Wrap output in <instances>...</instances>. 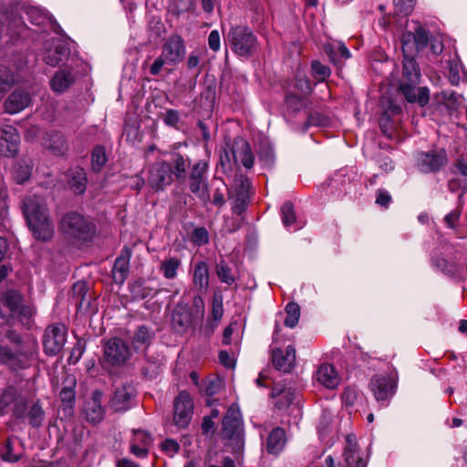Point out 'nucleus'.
<instances>
[{"mask_svg":"<svg viewBox=\"0 0 467 467\" xmlns=\"http://www.w3.org/2000/svg\"><path fill=\"white\" fill-rule=\"evenodd\" d=\"M285 107L288 111L297 112L303 109L304 101L295 94H288L285 98Z\"/></svg>","mask_w":467,"mask_h":467,"instance_id":"obj_50","label":"nucleus"},{"mask_svg":"<svg viewBox=\"0 0 467 467\" xmlns=\"http://www.w3.org/2000/svg\"><path fill=\"white\" fill-rule=\"evenodd\" d=\"M86 349V342L81 338H78L74 347L71 348L70 355L68 357L69 364H76L81 358Z\"/></svg>","mask_w":467,"mask_h":467,"instance_id":"obj_48","label":"nucleus"},{"mask_svg":"<svg viewBox=\"0 0 467 467\" xmlns=\"http://www.w3.org/2000/svg\"><path fill=\"white\" fill-rule=\"evenodd\" d=\"M37 352V344L11 348L0 344V364L16 371L30 366Z\"/></svg>","mask_w":467,"mask_h":467,"instance_id":"obj_4","label":"nucleus"},{"mask_svg":"<svg viewBox=\"0 0 467 467\" xmlns=\"http://www.w3.org/2000/svg\"><path fill=\"white\" fill-rule=\"evenodd\" d=\"M76 379L73 376H67L64 382L63 388L59 393V399L64 406L72 409L76 399Z\"/></svg>","mask_w":467,"mask_h":467,"instance_id":"obj_36","label":"nucleus"},{"mask_svg":"<svg viewBox=\"0 0 467 467\" xmlns=\"http://www.w3.org/2000/svg\"><path fill=\"white\" fill-rule=\"evenodd\" d=\"M271 397L275 399L274 404L278 410H285L295 400L296 390L291 387L276 384L272 389Z\"/></svg>","mask_w":467,"mask_h":467,"instance_id":"obj_27","label":"nucleus"},{"mask_svg":"<svg viewBox=\"0 0 467 467\" xmlns=\"http://www.w3.org/2000/svg\"><path fill=\"white\" fill-rule=\"evenodd\" d=\"M31 103V96L23 89H16L5 101V111L9 114H16L24 110Z\"/></svg>","mask_w":467,"mask_h":467,"instance_id":"obj_24","label":"nucleus"},{"mask_svg":"<svg viewBox=\"0 0 467 467\" xmlns=\"http://www.w3.org/2000/svg\"><path fill=\"white\" fill-rule=\"evenodd\" d=\"M13 415L18 420H24L26 410V400L14 386H7L0 394V413L5 414V410L11 405Z\"/></svg>","mask_w":467,"mask_h":467,"instance_id":"obj_9","label":"nucleus"},{"mask_svg":"<svg viewBox=\"0 0 467 467\" xmlns=\"http://www.w3.org/2000/svg\"><path fill=\"white\" fill-rule=\"evenodd\" d=\"M168 162L171 165L172 175L176 180L184 181L186 178V171L191 164L190 159L179 152H173L171 155V161Z\"/></svg>","mask_w":467,"mask_h":467,"instance_id":"obj_33","label":"nucleus"},{"mask_svg":"<svg viewBox=\"0 0 467 467\" xmlns=\"http://www.w3.org/2000/svg\"><path fill=\"white\" fill-rule=\"evenodd\" d=\"M460 68H461V66L457 62L451 61L450 63L449 78H450L451 83L454 86L458 85L461 80Z\"/></svg>","mask_w":467,"mask_h":467,"instance_id":"obj_61","label":"nucleus"},{"mask_svg":"<svg viewBox=\"0 0 467 467\" xmlns=\"http://www.w3.org/2000/svg\"><path fill=\"white\" fill-rule=\"evenodd\" d=\"M414 53L403 54L402 74L403 82L419 83L420 78V68L413 57Z\"/></svg>","mask_w":467,"mask_h":467,"instance_id":"obj_31","label":"nucleus"},{"mask_svg":"<svg viewBox=\"0 0 467 467\" xmlns=\"http://www.w3.org/2000/svg\"><path fill=\"white\" fill-rule=\"evenodd\" d=\"M286 317L285 326L290 328L295 327L300 317V306L295 302H290L285 306Z\"/></svg>","mask_w":467,"mask_h":467,"instance_id":"obj_45","label":"nucleus"},{"mask_svg":"<svg viewBox=\"0 0 467 467\" xmlns=\"http://www.w3.org/2000/svg\"><path fill=\"white\" fill-rule=\"evenodd\" d=\"M32 161L21 160L16 161L12 167V180L17 184H25L29 181L32 175Z\"/></svg>","mask_w":467,"mask_h":467,"instance_id":"obj_32","label":"nucleus"},{"mask_svg":"<svg viewBox=\"0 0 467 467\" xmlns=\"http://www.w3.org/2000/svg\"><path fill=\"white\" fill-rule=\"evenodd\" d=\"M131 441L139 443L140 445L146 446L149 448V446L152 442L151 435L145 431L142 430H135L133 431V438Z\"/></svg>","mask_w":467,"mask_h":467,"instance_id":"obj_53","label":"nucleus"},{"mask_svg":"<svg viewBox=\"0 0 467 467\" xmlns=\"http://www.w3.org/2000/svg\"><path fill=\"white\" fill-rule=\"evenodd\" d=\"M379 128L387 137L390 138L392 136L394 131L393 121L388 112H384L379 118Z\"/></svg>","mask_w":467,"mask_h":467,"instance_id":"obj_52","label":"nucleus"},{"mask_svg":"<svg viewBox=\"0 0 467 467\" xmlns=\"http://www.w3.org/2000/svg\"><path fill=\"white\" fill-rule=\"evenodd\" d=\"M181 265L182 261L178 257L170 256L161 262L159 269L166 279L172 280L177 277Z\"/></svg>","mask_w":467,"mask_h":467,"instance_id":"obj_37","label":"nucleus"},{"mask_svg":"<svg viewBox=\"0 0 467 467\" xmlns=\"http://www.w3.org/2000/svg\"><path fill=\"white\" fill-rule=\"evenodd\" d=\"M74 82V76L70 71L58 70L50 80V88L56 93L65 92Z\"/></svg>","mask_w":467,"mask_h":467,"instance_id":"obj_35","label":"nucleus"},{"mask_svg":"<svg viewBox=\"0 0 467 467\" xmlns=\"http://www.w3.org/2000/svg\"><path fill=\"white\" fill-rule=\"evenodd\" d=\"M248 205V196L246 194L241 193L236 196L233 205V213L238 215L242 214L247 208Z\"/></svg>","mask_w":467,"mask_h":467,"instance_id":"obj_55","label":"nucleus"},{"mask_svg":"<svg viewBox=\"0 0 467 467\" xmlns=\"http://www.w3.org/2000/svg\"><path fill=\"white\" fill-rule=\"evenodd\" d=\"M281 218L283 224L286 228H291L293 231H297L301 228L296 223V213L294 205L291 202H285L281 207Z\"/></svg>","mask_w":467,"mask_h":467,"instance_id":"obj_38","label":"nucleus"},{"mask_svg":"<svg viewBox=\"0 0 467 467\" xmlns=\"http://www.w3.org/2000/svg\"><path fill=\"white\" fill-rule=\"evenodd\" d=\"M227 39L232 50L239 57H250L259 48L256 36L247 26L232 27L227 34Z\"/></svg>","mask_w":467,"mask_h":467,"instance_id":"obj_5","label":"nucleus"},{"mask_svg":"<svg viewBox=\"0 0 467 467\" xmlns=\"http://www.w3.org/2000/svg\"><path fill=\"white\" fill-rule=\"evenodd\" d=\"M153 337V333L146 326H140L137 328L132 337V345L135 348L150 345Z\"/></svg>","mask_w":467,"mask_h":467,"instance_id":"obj_42","label":"nucleus"},{"mask_svg":"<svg viewBox=\"0 0 467 467\" xmlns=\"http://www.w3.org/2000/svg\"><path fill=\"white\" fill-rule=\"evenodd\" d=\"M216 275L222 283L228 285H232L235 283V276L233 274V269L224 260H221L216 265Z\"/></svg>","mask_w":467,"mask_h":467,"instance_id":"obj_44","label":"nucleus"},{"mask_svg":"<svg viewBox=\"0 0 467 467\" xmlns=\"http://www.w3.org/2000/svg\"><path fill=\"white\" fill-rule=\"evenodd\" d=\"M16 82V77L13 71L5 67L0 66V99L11 88Z\"/></svg>","mask_w":467,"mask_h":467,"instance_id":"obj_41","label":"nucleus"},{"mask_svg":"<svg viewBox=\"0 0 467 467\" xmlns=\"http://www.w3.org/2000/svg\"><path fill=\"white\" fill-rule=\"evenodd\" d=\"M193 412V402L186 391H181L174 400V423L179 428L189 425Z\"/></svg>","mask_w":467,"mask_h":467,"instance_id":"obj_13","label":"nucleus"},{"mask_svg":"<svg viewBox=\"0 0 467 467\" xmlns=\"http://www.w3.org/2000/svg\"><path fill=\"white\" fill-rule=\"evenodd\" d=\"M296 88L304 94H308L312 91V84L305 74L297 72L296 75Z\"/></svg>","mask_w":467,"mask_h":467,"instance_id":"obj_51","label":"nucleus"},{"mask_svg":"<svg viewBox=\"0 0 467 467\" xmlns=\"http://www.w3.org/2000/svg\"><path fill=\"white\" fill-rule=\"evenodd\" d=\"M285 443V431L280 427H276L271 431L266 439L265 450L270 454H278L283 450Z\"/></svg>","mask_w":467,"mask_h":467,"instance_id":"obj_34","label":"nucleus"},{"mask_svg":"<svg viewBox=\"0 0 467 467\" xmlns=\"http://www.w3.org/2000/svg\"><path fill=\"white\" fill-rule=\"evenodd\" d=\"M180 113L176 109H168L163 117V121L167 126L176 128L180 122Z\"/></svg>","mask_w":467,"mask_h":467,"instance_id":"obj_59","label":"nucleus"},{"mask_svg":"<svg viewBox=\"0 0 467 467\" xmlns=\"http://www.w3.org/2000/svg\"><path fill=\"white\" fill-rule=\"evenodd\" d=\"M28 18L34 25H42L46 21V16L36 8H31L26 12Z\"/></svg>","mask_w":467,"mask_h":467,"instance_id":"obj_63","label":"nucleus"},{"mask_svg":"<svg viewBox=\"0 0 467 467\" xmlns=\"http://www.w3.org/2000/svg\"><path fill=\"white\" fill-rule=\"evenodd\" d=\"M161 448L169 457L174 456L180 451L179 443L173 439H166Z\"/></svg>","mask_w":467,"mask_h":467,"instance_id":"obj_58","label":"nucleus"},{"mask_svg":"<svg viewBox=\"0 0 467 467\" xmlns=\"http://www.w3.org/2000/svg\"><path fill=\"white\" fill-rule=\"evenodd\" d=\"M134 388L131 385H123L116 388L110 400V405L115 411H125L131 407L134 398Z\"/></svg>","mask_w":467,"mask_h":467,"instance_id":"obj_21","label":"nucleus"},{"mask_svg":"<svg viewBox=\"0 0 467 467\" xmlns=\"http://www.w3.org/2000/svg\"><path fill=\"white\" fill-rule=\"evenodd\" d=\"M20 136L17 130L6 125L0 129V153L7 158L15 157L19 150Z\"/></svg>","mask_w":467,"mask_h":467,"instance_id":"obj_16","label":"nucleus"},{"mask_svg":"<svg viewBox=\"0 0 467 467\" xmlns=\"http://www.w3.org/2000/svg\"><path fill=\"white\" fill-rule=\"evenodd\" d=\"M235 150V145L234 144L232 148H223V151L220 155V162L223 168L224 169H232L234 164L233 160V150Z\"/></svg>","mask_w":467,"mask_h":467,"instance_id":"obj_57","label":"nucleus"},{"mask_svg":"<svg viewBox=\"0 0 467 467\" xmlns=\"http://www.w3.org/2000/svg\"><path fill=\"white\" fill-rule=\"evenodd\" d=\"M59 228L67 238L75 240H88L94 232L93 224L74 212L67 213L62 217Z\"/></svg>","mask_w":467,"mask_h":467,"instance_id":"obj_7","label":"nucleus"},{"mask_svg":"<svg viewBox=\"0 0 467 467\" xmlns=\"http://www.w3.org/2000/svg\"><path fill=\"white\" fill-rule=\"evenodd\" d=\"M62 51L63 48L59 46L56 47L55 49H49L44 54L43 60L46 64L56 67L62 61Z\"/></svg>","mask_w":467,"mask_h":467,"instance_id":"obj_46","label":"nucleus"},{"mask_svg":"<svg viewBox=\"0 0 467 467\" xmlns=\"http://www.w3.org/2000/svg\"><path fill=\"white\" fill-rule=\"evenodd\" d=\"M108 161L105 148L96 146L91 152V168L95 172H99Z\"/></svg>","mask_w":467,"mask_h":467,"instance_id":"obj_43","label":"nucleus"},{"mask_svg":"<svg viewBox=\"0 0 467 467\" xmlns=\"http://www.w3.org/2000/svg\"><path fill=\"white\" fill-rule=\"evenodd\" d=\"M346 442L343 453L346 467H366V462L360 456L355 435H347Z\"/></svg>","mask_w":467,"mask_h":467,"instance_id":"obj_22","label":"nucleus"},{"mask_svg":"<svg viewBox=\"0 0 467 467\" xmlns=\"http://www.w3.org/2000/svg\"><path fill=\"white\" fill-rule=\"evenodd\" d=\"M202 294L197 295L193 296L192 299V308L194 313L193 314H188L184 313V317H182L183 314H180L178 311H176L173 315V321L177 322L180 327H190L193 320V315L197 317H202L204 314V301L202 297Z\"/></svg>","mask_w":467,"mask_h":467,"instance_id":"obj_28","label":"nucleus"},{"mask_svg":"<svg viewBox=\"0 0 467 467\" xmlns=\"http://www.w3.org/2000/svg\"><path fill=\"white\" fill-rule=\"evenodd\" d=\"M235 150H233L234 164H237L238 161L246 169H251L254 163V156L252 152L250 144L244 139L234 140Z\"/></svg>","mask_w":467,"mask_h":467,"instance_id":"obj_25","label":"nucleus"},{"mask_svg":"<svg viewBox=\"0 0 467 467\" xmlns=\"http://www.w3.org/2000/svg\"><path fill=\"white\" fill-rule=\"evenodd\" d=\"M429 33L418 26L414 32L407 31L401 35L400 42L403 54L417 53L425 48L429 43Z\"/></svg>","mask_w":467,"mask_h":467,"instance_id":"obj_12","label":"nucleus"},{"mask_svg":"<svg viewBox=\"0 0 467 467\" xmlns=\"http://www.w3.org/2000/svg\"><path fill=\"white\" fill-rule=\"evenodd\" d=\"M0 303L14 316L29 317L32 315L31 308L23 304V296L17 291L9 290L3 293Z\"/></svg>","mask_w":467,"mask_h":467,"instance_id":"obj_17","label":"nucleus"},{"mask_svg":"<svg viewBox=\"0 0 467 467\" xmlns=\"http://www.w3.org/2000/svg\"><path fill=\"white\" fill-rule=\"evenodd\" d=\"M399 375L394 368L389 373L376 374L369 380L368 388L377 402L386 407L398 389Z\"/></svg>","mask_w":467,"mask_h":467,"instance_id":"obj_6","label":"nucleus"},{"mask_svg":"<svg viewBox=\"0 0 467 467\" xmlns=\"http://www.w3.org/2000/svg\"><path fill=\"white\" fill-rule=\"evenodd\" d=\"M444 150L420 152L417 156V167L423 173L439 171L447 163Z\"/></svg>","mask_w":467,"mask_h":467,"instance_id":"obj_11","label":"nucleus"},{"mask_svg":"<svg viewBox=\"0 0 467 467\" xmlns=\"http://www.w3.org/2000/svg\"><path fill=\"white\" fill-rule=\"evenodd\" d=\"M208 168V161L200 160L192 165L189 174L190 191L195 194L204 204H207L210 201L206 176Z\"/></svg>","mask_w":467,"mask_h":467,"instance_id":"obj_8","label":"nucleus"},{"mask_svg":"<svg viewBox=\"0 0 467 467\" xmlns=\"http://www.w3.org/2000/svg\"><path fill=\"white\" fill-rule=\"evenodd\" d=\"M174 176L168 161H157L150 167L148 182L155 190H163L171 184Z\"/></svg>","mask_w":467,"mask_h":467,"instance_id":"obj_14","label":"nucleus"},{"mask_svg":"<svg viewBox=\"0 0 467 467\" xmlns=\"http://www.w3.org/2000/svg\"><path fill=\"white\" fill-rule=\"evenodd\" d=\"M102 397L103 394L100 390H94L91 398L84 405L87 420L93 424L100 422L104 418V408L101 404Z\"/></svg>","mask_w":467,"mask_h":467,"instance_id":"obj_19","label":"nucleus"},{"mask_svg":"<svg viewBox=\"0 0 467 467\" xmlns=\"http://www.w3.org/2000/svg\"><path fill=\"white\" fill-rule=\"evenodd\" d=\"M317 380L324 387L333 389L340 382L336 368L330 364H322L317 371Z\"/></svg>","mask_w":467,"mask_h":467,"instance_id":"obj_29","label":"nucleus"},{"mask_svg":"<svg viewBox=\"0 0 467 467\" xmlns=\"http://www.w3.org/2000/svg\"><path fill=\"white\" fill-rule=\"evenodd\" d=\"M223 315V298L221 296H214L212 306V317L215 322L221 320Z\"/></svg>","mask_w":467,"mask_h":467,"instance_id":"obj_56","label":"nucleus"},{"mask_svg":"<svg viewBox=\"0 0 467 467\" xmlns=\"http://www.w3.org/2000/svg\"><path fill=\"white\" fill-rule=\"evenodd\" d=\"M106 360L112 365L124 364L130 357L127 343L119 337L109 339L104 348Z\"/></svg>","mask_w":467,"mask_h":467,"instance_id":"obj_15","label":"nucleus"},{"mask_svg":"<svg viewBox=\"0 0 467 467\" xmlns=\"http://www.w3.org/2000/svg\"><path fill=\"white\" fill-rule=\"evenodd\" d=\"M25 418L27 419L29 424L34 428L42 425L45 419V411L39 402H35L29 407L28 410H26Z\"/></svg>","mask_w":467,"mask_h":467,"instance_id":"obj_40","label":"nucleus"},{"mask_svg":"<svg viewBox=\"0 0 467 467\" xmlns=\"http://www.w3.org/2000/svg\"><path fill=\"white\" fill-rule=\"evenodd\" d=\"M311 69L314 78H316L318 81H324L330 76L331 73V70L327 66L317 60L312 62Z\"/></svg>","mask_w":467,"mask_h":467,"instance_id":"obj_47","label":"nucleus"},{"mask_svg":"<svg viewBox=\"0 0 467 467\" xmlns=\"http://www.w3.org/2000/svg\"><path fill=\"white\" fill-rule=\"evenodd\" d=\"M186 46L183 38L178 34L171 35L162 44L161 55L150 67L151 76H158L165 65L175 67L184 58Z\"/></svg>","mask_w":467,"mask_h":467,"instance_id":"obj_2","label":"nucleus"},{"mask_svg":"<svg viewBox=\"0 0 467 467\" xmlns=\"http://www.w3.org/2000/svg\"><path fill=\"white\" fill-rule=\"evenodd\" d=\"M392 201V198L388 191L379 189L376 192V203L383 208H388Z\"/></svg>","mask_w":467,"mask_h":467,"instance_id":"obj_60","label":"nucleus"},{"mask_svg":"<svg viewBox=\"0 0 467 467\" xmlns=\"http://www.w3.org/2000/svg\"><path fill=\"white\" fill-rule=\"evenodd\" d=\"M22 212L35 239L48 242L54 237L55 230L49 211L41 197L26 196L22 202Z\"/></svg>","mask_w":467,"mask_h":467,"instance_id":"obj_1","label":"nucleus"},{"mask_svg":"<svg viewBox=\"0 0 467 467\" xmlns=\"http://www.w3.org/2000/svg\"><path fill=\"white\" fill-rule=\"evenodd\" d=\"M225 189H226V185L223 182H222V188L217 187L214 190V192L213 193V199H212L213 204H214L217 207H222L225 203L224 193H223V191Z\"/></svg>","mask_w":467,"mask_h":467,"instance_id":"obj_62","label":"nucleus"},{"mask_svg":"<svg viewBox=\"0 0 467 467\" xmlns=\"http://www.w3.org/2000/svg\"><path fill=\"white\" fill-rule=\"evenodd\" d=\"M193 289L200 294H206L209 287V267L205 261L195 263L192 274Z\"/></svg>","mask_w":467,"mask_h":467,"instance_id":"obj_23","label":"nucleus"},{"mask_svg":"<svg viewBox=\"0 0 467 467\" xmlns=\"http://www.w3.org/2000/svg\"><path fill=\"white\" fill-rule=\"evenodd\" d=\"M419 83L401 82L400 89L410 103L417 102L424 106L429 102L430 91L425 87L417 88Z\"/></svg>","mask_w":467,"mask_h":467,"instance_id":"obj_20","label":"nucleus"},{"mask_svg":"<svg viewBox=\"0 0 467 467\" xmlns=\"http://www.w3.org/2000/svg\"><path fill=\"white\" fill-rule=\"evenodd\" d=\"M396 12L401 16H409L414 8L415 0H394Z\"/></svg>","mask_w":467,"mask_h":467,"instance_id":"obj_49","label":"nucleus"},{"mask_svg":"<svg viewBox=\"0 0 467 467\" xmlns=\"http://www.w3.org/2000/svg\"><path fill=\"white\" fill-rule=\"evenodd\" d=\"M222 438L233 452L241 453L244 448V433L240 411L231 407L223 419Z\"/></svg>","mask_w":467,"mask_h":467,"instance_id":"obj_3","label":"nucleus"},{"mask_svg":"<svg viewBox=\"0 0 467 467\" xmlns=\"http://www.w3.org/2000/svg\"><path fill=\"white\" fill-rule=\"evenodd\" d=\"M272 361L275 368L285 373L290 372L296 362V348L289 345L285 350L275 348L272 350Z\"/></svg>","mask_w":467,"mask_h":467,"instance_id":"obj_18","label":"nucleus"},{"mask_svg":"<svg viewBox=\"0 0 467 467\" xmlns=\"http://www.w3.org/2000/svg\"><path fill=\"white\" fill-rule=\"evenodd\" d=\"M454 172L456 174H460L463 177L462 179V187H467V162L464 161H458V162L455 165V171Z\"/></svg>","mask_w":467,"mask_h":467,"instance_id":"obj_64","label":"nucleus"},{"mask_svg":"<svg viewBox=\"0 0 467 467\" xmlns=\"http://www.w3.org/2000/svg\"><path fill=\"white\" fill-rule=\"evenodd\" d=\"M192 240L196 245L199 246L208 244V231L204 227L195 228L192 233Z\"/></svg>","mask_w":467,"mask_h":467,"instance_id":"obj_54","label":"nucleus"},{"mask_svg":"<svg viewBox=\"0 0 467 467\" xmlns=\"http://www.w3.org/2000/svg\"><path fill=\"white\" fill-rule=\"evenodd\" d=\"M434 265L441 272L453 277H461L466 271L465 263L460 260L436 258L434 260Z\"/></svg>","mask_w":467,"mask_h":467,"instance_id":"obj_30","label":"nucleus"},{"mask_svg":"<svg viewBox=\"0 0 467 467\" xmlns=\"http://www.w3.org/2000/svg\"><path fill=\"white\" fill-rule=\"evenodd\" d=\"M67 342V328L62 324H56L46 328L43 347L48 356H56L60 353Z\"/></svg>","mask_w":467,"mask_h":467,"instance_id":"obj_10","label":"nucleus"},{"mask_svg":"<svg viewBox=\"0 0 467 467\" xmlns=\"http://www.w3.org/2000/svg\"><path fill=\"white\" fill-rule=\"evenodd\" d=\"M69 184L76 194H82L87 187L86 172L81 168L71 171Z\"/></svg>","mask_w":467,"mask_h":467,"instance_id":"obj_39","label":"nucleus"},{"mask_svg":"<svg viewBox=\"0 0 467 467\" xmlns=\"http://www.w3.org/2000/svg\"><path fill=\"white\" fill-rule=\"evenodd\" d=\"M130 251L124 247L116 258L112 268V278L117 284H123L130 272Z\"/></svg>","mask_w":467,"mask_h":467,"instance_id":"obj_26","label":"nucleus"}]
</instances>
